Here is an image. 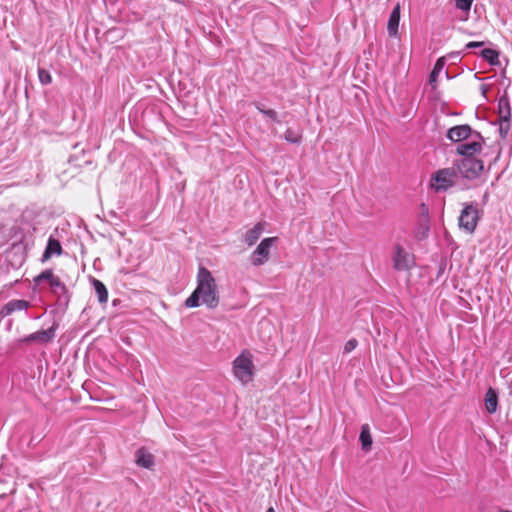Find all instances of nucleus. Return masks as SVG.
I'll return each mask as SVG.
<instances>
[{"mask_svg":"<svg viewBox=\"0 0 512 512\" xmlns=\"http://www.w3.org/2000/svg\"><path fill=\"white\" fill-rule=\"evenodd\" d=\"M196 281V289L185 300V306L187 308H195L203 304L208 309H215L219 305L220 296L212 273L207 268L200 266Z\"/></svg>","mask_w":512,"mask_h":512,"instance_id":"nucleus-1","label":"nucleus"},{"mask_svg":"<svg viewBox=\"0 0 512 512\" xmlns=\"http://www.w3.org/2000/svg\"><path fill=\"white\" fill-rule=\"evenodd\" d=\"M233 374L242 383L247 384L253 379L254 364L252 355L249 351L244 350L233 361Z\"/></svg>","mask_w":512,"mask_h":512,"instance_id":"nucleus-2","label":"nucleus"},{"mask_svg":"<svg viewBox=\"0 0 512 512\" xmlns=\"http://www.w3.org/2000/svg\"><path fill=\"white\" fill-rule=\"evenodd\" d=\"M458 171L455 166L442 168L431 175V186L437 191H446L456 184Z\"/></svg>","mask_w":512,"mask_h":512,"instance_id":"nucleus-3","label":"nucleus"},{"mask_svg":"<svg viewBox=\"0 0 512 512\" xmlns=\"http://www.w3.org/2000/svg\"><path fill=\"white\" fill-rule=\"evenodd\" d=\"M458 173L465 179L474 180L480 176L484 169V163L477 157L462 158L454 161Z\"/></svg>","mask_w":512,"mask_h":512,"instance_id":"nucleus-4","label":"nucleus"},{"mask_svg":"<svg viewBox=\"0 0 512 512\" xmlns=\"http://www.w3.org/2000/svg\"><path fill=\"white\" fill-rule=\"evenodd\" d=\"M484 144V138L480 133L472 134L471 138L456 146L455 152L463 158L476 157L477 154L481 153Z\"/></svg>","mask_w":512,"mask_h":512,"instance_id":"nucleus-5","label":"nucleus"},{"mask_svg":"<svg viewBox=\"0 0 512 512\" xmlns=\"http://www.w3.org/2000/svg\"><path fill=\"white\" fill-rule=\"evenodd\" d=\"M276 241V237L264 238L251 253L250 263L255 267L264 265L269 260L271 248Z\"/></svg>","mask_w":512,"mask_h":512,"instance_id":"nucleus-6","label":"nucleus"},{"mask_svg":"<svg viewBox=\"0 0 512 512\" xmlns=\"http://www.w3.org/2000/svg\"><path fill=\"white\" fill-rule=\"evenodd\" d=\"M394 270L398 272H408L414 266V256L406 251L402 245L396 244L392 254Z\"/></svg>","mask_w":512,"mask_h":512,"instance_id":"nucleus-7","label":"nucleus"},{"mask_svg":"<svg viewBox=\"0 0 512 512\" xmlns=\"http://www.w3.org/2000/svg\"><path fill=\"white\" fill-rule=\"evenodd\" d=\"M478 219L477 206L474 204H466L458 219L459 227L468 233H473L476 229Z\"/></svg>","mask_w":512,"mask_h":512,"instance_id":"nucleus-8","label":"nucleus"},{"mask_svg":"<svg viewBox=\"0 0 512 512\" xmlns=\"http://www.w3.org/2000/svg\"><path fill=\"white\" fill-rule=\"evenodd\" d=\"M57 328H58V324L53 323V325L47 330L37 331V332L31 333V334L25 336L22 339V342H24V343L37 342L39 344L50 343L55 338Z\"/></svg>","mask_w":512,"mask_h":512,"instance_id":"nucleus-9","label":"nucleus"},{"mask_svg":"<svg viewBox=\"0 0 512 512\" xmlns=\"http://www.w3.org/2000/svg\"><path fill=\"white\" fill-rule=\"evenodd\" d=\"M478 131L473 130L469 125H457L448 129L446 137L455 143H461L472 137V134H478Z\"/></svg>","mask_w":512,"mask_h":512,"instance_id":"nucleus-10","label":"nucleus"},{"mask_svg":"<svg viewBox=\"0 0 512 512\" xmlns=\"http://www.w3.org/2000/svg\"><path fill=\"white\" fill-rule=\"evenodd\" d=\"M51 292L57 297V305L62 308H66L70 301L68 290L66 285L60 280L59 277L53 279L50 284Z\"/></svg>","mask_w":512,"mask_h":512,"instance_id":"nucleus-11","label":"nucleus"},{"mask_svg":"<svg viewBox=\"0 0 512 512\" xmlns=\"http://www.w3.org/2000/svg\"><path fill=\"white\" fill-rule=\"evenodd\" d=\"M30 307V302L23 299H15L6 303L0 310V318H4L16 311L26 310Z\"/></svg>","mask_w":512,"mask_h":512,"instance_id":"nucleus-12","label":"nucleus"},{"mask_svg":"<svg viewBox=\"0 0 512 512\" xmlns=\"http://www.w3.org/2000/svg\"><path fill=\"white\" fill-rule=\"evenodd\" d=\"M135 463L142 468L152 469L155 458L146 448L141 447L135 452Z\"/></svg>","mask_w":512,"mask_h":512,"instance_id":"nucleus-13","label":"nucleus"},{"mask_svg":"<svg viewBox=\"0 0 512 512\" xmlns=\"http://www.w3.org/2000/svg\"><path fill=\"white\" fill-rule=\"evenodd\" d=\"M265 222L256 223L251 229L247 230L244 235V242L247 246H253L264 232Z\"/></svg>","mask_w":512,"mask_h":512,"instance_id":"nucleus-14","label":"nucleus"},{"mask_svg":"<svg viewBox=\"0 0 512 512\" xmlns=\"http://www.w3.org/2000/svg\"><path fill=\"white\" fill-rule=\"evenodd\" d=\"M399 21H400V6L397 5L392 10V12H391V14L389 16L388 24H387V30H388V33H389L390 36H396L397 35L398 27H399Z\"/></svg>","mask_w":512,"mask_h":512,"instance_id":"nucleus-15","label":"nucleus"},{"mask_svg":"<svg viewBox=\"0 0 512 512\" xmlns=\"http://www.w3.org/2000/svg\"><path fill=\"white\" fill-rule=\"evenodd\" d=\"M498 406V395L493 388H489L485 394V407L489 413H495Z\"/></svg>","mask_w":512,"mask_h":512,"instance_id":"nucleus-16","label":"nucleus"},{"mask_svg":"<svg viewBox=\"0 0 512 512\" xmlns=\"http://www.w3.org/2000/svg\"><path fill=\"white\" fill-rule=\"evenodd\" d=\"M62 253V247L58 240L50 237L43 254V261L48 260L53 254L60 255Z\"/></svg>","mask_w":512,"mask_h":512,"instance_id":"nucleus-17","label":"nucleus"},{"mask_svg":"<svg viewBox=\"0 0 512 512\" xmlns=\"http://www.w3.org/2000/svg\"><path fill=\"white\" fill-rule=\"evenodd\" d=\"M92 284L100 303H106L108 301V291L106 286L98 279L93 278Z\"/></svg>","mask_w":512,"mask_h":512,"instance_id":"nucleus-18","label":"nucleus"},{"mask_svg":"<svg viewBox=\"0 0 512 512\" xmlns=\"http://www.w3.org/2000/svg\"><path fill=\"white\" fill-rule=\"evenodd\" d=\"M498 115L500 120H510L511 111L507 98H501L498 103Z\"/></svg>","mask_w":512,"mask_h":512,"instance_id":"nucleus-19","label":"nucleus"},{"mask_svg":"<svg viewBox=\"0 0 512 512\" xmlns=\"http://www.w3.org/2000/svg\"><path fill=\"white\" fill-rule=\"evenodd\" d=\"M360 441H361L363 450H365V451L370 450L371 445H372V437L370 435L369 426L367 424L363 425L361 428Z\"/></svg>","mask_w":512,"mask_h":512,"instance_id":"nucleus-20","label":"nucleus"},{"mask_svg":"<svg viewBox=\"0 0 512 512\" xmlns=\"http://www.w3.org/2000/svg\"><path fill=\"white\" fill-rule=\"evenodd\" d=\"M255 108L261 112L264 116L268 117L272 121L279 123L278 113L273 109H266L263 104L256 102L254 103Z\"/></svg>","mask_w":512,"mask_h":512,"instance_id":"nucleus-21","label":"nucleus"},{"mask_svg":"<svg viewBox=\"0 0 512 512\" xmlns=\"http://www.w3.org/2000/svg\"><path fill=\"white\" fill-rule=\"evenodd\" d=\"M481 56L489 62L491 65H495L498 63L499 53L490 48H485L481 51Z\"/></svg>","mask_w":512,"mask_h":512,"instance_id":"nucleus-22","label":"nucleus"},{"mask_svg":"<svg viewBox=\"0 0 512 512\" xmlns=\"http://www.w3.org/2000/svg\"><path fill=\"white\" fill-rule=\"evenodd\" d=\"M58 276L54 275L53 271L50 269L44 270L39 275L34 278V282L36 284H40L43 281H48L49 285L53 282V279H56Z\"/></svg>","mask_w":512,"mask_h":512,"instance_id":"nucleus-23","label":"nucleus"},{"mask_svg":"<svg viewBox=\"0 0 512 512\" xmlns=\"http://www.w3.org/2000/svg\"><path fill=\"white\" fill-rule=\"evenodd\" d=\"M444 60L442 58L438 59L432 72L430 73V76H429V84L433 85L436 83L437 81V78H438V75L439 73L441 72V70L443 69L444 67Z\"/></svg>","mask_w":512,"mask_h":512,"instance_id":"nucleus-24","label":"nucleus"},{"mask_svg":"<svg viewBox=\"0 0 512 512\" xmlns=\"http://www.w3.org/2000/svg\"><path fill=\"white\" fill-rule=\"evenodd\" d=\"M38 78L42 85H48L52 82V76L50 72L44 68H38Z\"/></svg>","mask_w":512,"mask_h":512,"instance_id":"nucleus-25","label":"nucleus"},{"mask_svg":"<svg viewBox=\"0 0 512 512\" xmlns=\"http://www.w3.org/2000/svg\"><path fill=\"white\" fill-rule=\"evenodd\" d=\"M284 138L286 141H288L290 143H294V144L299 143L301 141V135L298 132H296L290 128H288L285 131Z\"/></svg>","mask_w":512,"mask_h":512,"instance_id":"nucleus-26","label":"nucleus"},{"mask_svg":"<svg viewBox=\"0 0 512 512\" xmlns=\"http://www.w3.org/2000/svg\"><path fill=\"white\" fill-rule=\"evenodd\" d=\"M473 0H455V5L462 11H469L471 9Z\"/></svg>","mask_w":512,"mask_h":512,"instance_id":"nucleus-27","label":"nucleus"},{"mask_svg":"<svg viewBox=\"0 0 512 512\" xmlns=\"http://www.w3.org/2000/svg\"><path fill=\"white\" fill-rule=\"evenodd\" d=\"M510 130V120H500L499 132L501 137H506Z\"/></svg>","mask_w":512,"mask_h":512,"instance_id":"nucleus-28","label":"nucleus"},{"mask_svg":"<svg viewBox=\"0 0 512 512\" xmlns=\"http://www.w3.org/2000/svg\"><path fill=\"white\" fill-rule=\"evenodd\" d=\"M358 345V342L356 339H350L348 340L344 345V352L350 353L352 352Z\"/></svg>","mask_w":512,"mask_h":512,"instance_id":"nucleus-29","label":"nucleus"},{"mask_svg":"<svg viewBox=\"0 0 512 512\" xmlns=\"http://www.w3.org/2000/svg\"><path fill=\"white\" fill-rule=\"evenodd\" d=\"M483 42H469L467 45H466V48L467 49H472V48H477V47H481L483 46Z\"/></svg>","mask_w":512,"mask_h":512,"instance_id":"nucleus-30","label":"nucleus"},{"mask_svg":"<svg viewBox=\"0 0 512 512\" xmlns=\"http://www.w3.org/2000/svg\"><path fill=\"white\" fill-rule=\"evenodd\" d=\"M266 512H275V510H274V508H273V507H270V508H268V509H267V511H266Z\"/></svg>","mask_w":512,"mask_h":512,"instance_id":"nucleus-31","label":"nucleus"},{"mask_svg":"<svg viewBox=\"0 0 512 512\" xmlns=\"http://www.w3.org/2000/svg\"><path fill=\"white\" fill-rule=\"evenodd\" d=\"M509 388H510L511 393H512V379H511V380H510V382H509Z\"/></svg>","mask_w":512,"mask_h":512,"instance_id":"nucleus-32","label":"nucleus"},{"mask_svg":"<svg viewBox=\"0 0 512 512\" xmlns=\"http://www.w3.org/2000/svg\"><path fill=\"white\" fill-rule=\"evenodd\" d=\"M499 512H511V511L500 509Z\"/></svg>","mask_w":512,"mask_h":512,"instance_id":"nucleus-33","label":"nucleus"}]
</instances>
